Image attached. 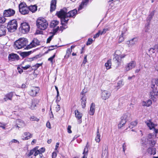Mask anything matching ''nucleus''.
Returning a JSON list of instances; mask_svg holds the SVG:
<instances>
[{
  "instance_id": "nucleus-1",
  "label": "nucleus",
  "mask_w": 158,
  "mask_h": 158,
  "mask_svg": "<svg viewBox=\"0 0 158 158\" xmlns=\"http://www.w3.org/2000/svg\"><path fill=\"white\" fill-rule=\"evenodd\" d=\"M156 135H154V134H149L147 137V139L148 143L151 147H149L147 149V152L149 154L154 155L156 154V149L153 148L156 143V141L154 140L155 138L156 137Z\"/></svg>"
},
{
  "instance_id": "nucleus-2",
  "label": "nucleus",
  "mask_w": 158,
  "mask_h": 158,
  "mask_svg": "<svg viewBox=\"0 0 158 158\" xmlns=\"http://www.w3.org/2000/svg\"><path fill=\"white\" fill-rule=\"evenodd\" d=\"M67 11V9L64 8L56 12V15L61 19V24L62 25H64V23H67L69 20L66 16Z\"/></svg>"
},
{
  "instance_id": "nucleus-3",
  "label": "nucleus",
  "mask_w": 158,
  "mask_h": 158,
  "mask_svg": "<svg viewBox=\"0 0 158 158\" xmlns=\"http://www.w3.org/2000/svg\"><path fill=\"white\" fill-rule=\"evenodd\" d=\"M28 43L27 40L25 38L19 39L15 43L14 47L15 49H18L24 48Z\"/></svg>"
},
{
  "instance_id": "nucleus-4",
  "label": "nucleus",
  "mask_w": 158,
  "mask_h": 158,
  "mask_svg": "<svg viewBox=\"0 0 158 158\" xmlns=\"http://www.w3.org/2000/svg\"><path fill=\"white\" fill-rule=\"evenodd\" d=\"M36 25L38 28L44 30L48 26V23L44 18H39L36 21Z\"/></svg>"
},
{
  "instance_id": "nucleus-5",
  "label": "nucleus",
  "mask_w": 158,
  "mask_h": 158,
  "mask_svg": "<svg viewBox=\"0 0 158 158\" xmlns=\"http://www.w3.org/2000/svg\"><path fill=\"white\" fill-rule=\"evenodd\" d=\"M17 22L15 19L9 21L8 23L7 27L8 31L10 32L15 31L17 29Z\"/></svg>"
},
{
  "instance_id": "nucleus-6",
  "label": "nucleus",
  "mask_w": 158,
  "mask_h": 158,
  "mask_svg": "<svg viewBox=\"0 0 158 158\" xmlns=\"http://www.w3.org/2000/svg\"><path fill=\"white\" fill-rule=\"evenodd\" d=\"M30 30V26L29 24L26 22L21 23L19 28V31L22 34L28 33Z\"/></svg>"
},
{
  "instance_id": "nucleus-7",
  "label": "nucleus",
  "mask_w": 158,
  "mask_h": 158,
  "mask_svg": "<svg viewBox=\"0 0 158 158\" xmlns=\"http://www.w3.org/2000/svg\"><path fill=\"white\" fill-rule=\"evenodd\" d=\"M19 12L23 15H26L29 12V9L25 3H22L19 6Z\"/></svg>"
},
{
  "instance_id": "nucleus-8",
  "label": "nucleus",
  "mask_w": 158,
  "mask_h": 158,
  "mask_svg": "<svg viewBox=\"0 0 158 158\" xmlns=\"http://www.w3.org/2000/svg\"><path fill=\"white\" fill-rule=\"evenodd\" d=\"M40 90L39 87H33L28 92L29 94L31 96L35 97L37 96Z\"/></svg>"
},
{
  "instance_id": "nucleus-9",
  "label": "nucleus",
  "mask_w": 158,
  "mask_h": 158,
  "mask_svg": "<svg viewBox=\"0 0 158 158\" xmlns=\"http://www.w3.org/2000/svg\"><path fill=\"white\" fill-rule=\"evenodd\" d=\"M40 44V41L37 39L34 38L32 42L30 43V44L29 45H27L25 49H28L33 47L39 45Z\"/></svg>"
},
{
  "instance_id": "nucleus-10",
  "label": "nucleus",
  "mask_w": 158,
  "mask_h": 158,
  "mask_svg": "<svg viewBox=\"0 0 158 158\" xmlns=\"http://www.w3.org/2000/svg\"><path fill=\"white\" fill-rule=\"evenodd\" d=\"M136 65V62L134 61H131L127 64L125 67V71L128 72L133 68H134Z\"/></svg>"
},
{
  "instance_id": "nucleus-11",
  "label": "nucleus",
  "mask_w": 158,
  "mask_h": 158,
  "mask_svg": "<svg viewBox=\"0 0 158 158\" xmlns=\"http://www.w3.org/2000/svg\"><path fill=\"white\" fill-rule=\"evenodd\" d=\"M15 13V11L11 9L5 10L3 12L4 15L5 17H10L13 16Z\"/></svg>"
},
{
  "instance_id": "nucleus-12",
  "label": "nucleus",
  "mask_w": 158,
  "mask_h": 158,
  "mask_svg": "<svg viewBox=\"0 0 158 158\" xmlns=\"http://www.w3.org/2000/svg\"><path fill=\"white\" fill-rule=\"evenodd\" d=\"M126 55L123 54L122 55V56H114V57L113 58V60L114 62L117 64V65H118L122 61V59L125 57Z\"/></svg>"
},
{
  "instance_id": "nucleus-13",
  "label": "nucleus",
  "mask_w": 158,
  "mask_h": 158,
  "mask_svg": "<svg viewBox=\"0 0 158 158\" xmlns=\"http://www.w3.org/2000/svg\"><path fill=\"white\" fill-rule=\"evenodd\" d=\"M33 137V134L29 132H24L22 136V139L23 140H27L30 139Z\"/></svg>"
},
{
  "instance_id": "nucleus-14",
  "label": "nucleus",
  "mask_w": 158,
  "mask_h": 158,
  "mask_svg": "<svg viewBox=\"0 0 158 158\" xmlns=\"http://www.w3.org/2000/svg\"><path fill=\"white\" fill-rule=\"evenodd\" d=\"M158 95L157 94L156 90L155 89H153L150 93V97L151 99L153 101H156Z\"/></svg>"
},
{
  "instance_id": "nucleus-15",
  "label": "nucleus",
  "mask_w": 158,
  "mask_h": 158,
  "mask_svg": "<svg viewBox=\"0 0 158 158\" xmlns=\"http://www.w3.org/2000/svg\"><path fill=\"white\" fill-rule=\"evenodd\" d=\"M81 94L82 95V96L81 100V105L82 108H84L85 107L87 98L85 95L84 94L83 92L81 93Z\"/></svg>"
},
{
  "instance_id": "nucleus-16",
  "label": "nucleus",
  "mask_w": 158,
  "mask_h": 158,
  "mask_svg": "<svg viewBox=\"0 0 158 158\" xmlns=\"http://www.w3.org/2000/svg\"><path fill=\"white\" fill-rule=\"evenodd\" d=\"M110 96V93L106 90H104L102 92L101 97L102 98L106 100L108 99Z\"/></svg>"
},
{
  "instance_id": "nucleus-17",
  "label": "nucleus",
  "mask_w": 158,
  "mask_h": 158,
  "mask_svg": "<svg viewBox=\"0 0 158 158\" xmlns=\"http://www.w3.org/2000/svg\"><path fill=\"white\" fill-rule=\"evenodd\" d=\"M56 1L52 0L50 3V11L52 12L55 10L56 8Z\"/></svg>"
},
{
  "instance_id": "nucleus-18",
  "label": "nucleus",
  "mask_w": 158,
  "mask_h": 158,
  "mask_svg": "<svg viewBox=\"0 0 158 158\" xmlns=\"http://www.w3.org/2000/svg\"><path fill=\"white\" fill-rule=\"evenodd\" d=\"M13 94L14 93L12 92L7 94L5 95L3 98L4 101H7L8 100H11Z\"/></svg>"
},
{
  "instance_id": "nucleus-19",
  "label": "nucleus",
  "mask_w": 158,
  "mask_h": 158,
  "mask_svg": "<svg viewBox=\"0 0 158 158\" xmlns=\"http://www.w3.org/2000/svg\"><path fill=\"white\" fill-rule=\"evenodd\" d=\"M121 120L126 121V122L131 119V114H130L127 113L124 114L121 118Z\"/></svg>"
},
{
  "instance_id": "nucleus-20",
  "label": "nucleus",
  "mask_w": 158,
  "mask_h": 158,
  "mask_svg": "<svg viewBox=\"0 0 158 158\" xmlns=\"http://www.w3.org/2000/svg\"><path fill=\"white\" fill-rule=\"evenodd\" d=\"M77 13V10L75 9L69 11L68 13H67V18H68V17H73L75 16Z\"/></svg>"
},
{
  "instance_id": "nucleus-21",
  "label": "nucleus",
  "mask_w": 158,
  "mask_h": 158,
  "mask_svg": "<svg viewBox=\"0 0 158 158\" xmlns=\"http://www.w3.org/2000/svg\"><path fill=\"white\" fill-rule=\"evenodd\" d=\"M8 59L9 60L11 61H13L16 60H17L19 59V56L16 54H11L9 55Z\"/></svg>"
},
{
  "instance_id": "nucleus-22",
  "label": "nucleus",
  "mask_w": 158,
  "mask_h": 158,
  "mask_svg": "<svg viewBox=\"0 0 158 158\" xmlns=\"http://www.w3.org/2000/svg\"><path fill=\"white\" fill-rule=\"evenodd\" d=\"M6 28L4 25L0 26V37L5 35L6 34Z\"/></svg>"
},
{
  "instance_id": "nucleus-23",
  "label": "nucleus",
  "mask_w": 158,
  "mask_h": 158,
  "mask_svg": "<svg viewBox=\"0 0 158 158\" xmlns=\"http://www.w3.org/2000/svg\"><path fill=\"white\" fill-rule=\"evenodd\" d=\"M138 39L136 38H134L129 41V46H132L135 45L137 42Z\"/></svg>"
},
{
  "instance_id": "nucleus-24",
  "label": "nucleus",
  "mask_w": 158,
  "mask_h": 158,
  "mask_svg": "<svg viewBox=\"0 0 158 158\" xmlns=\"http://www.w3.org/2000/svg\"><path fill=\"white\" fill-rule=\"evenodd\" d=\"M147 125L149 127L150 129L154 128L156 126L150 120H149L146 122Z\"/></svg>"
},
{
  "instance_id": "nucleus-25",
  "label": "nucleus",
  "mask_w": 158,
  "mask_h": 158,
  "mask_svg": "<svg viewBox=\"0 0 158 158\" xmlns=\"http://www.w3.org/2000/svg\"><path fill=\"white\" fill-rule=\"evenodd\" d=\"M89 147L88 145V143L87 142V144L85 146V147L84 149V151L83 152V154L84 155L83 156V158H86L87 157V154L88 152V148Z\"/></svg>"
},
{
  "instance_id": "nucleus-26",
  "label": "nucleus",
  "mask_w": 158,
  "mask_h": 158,
  "mask_svg": "<svg viewBox=\"0 0 158 158\" xmlns=\"http://www.w3.org/2000/svg\"><path fill=\"white\" fill-rule=\"evenodd\" d=\"M152 103V102L151 100H148L146 102L145 101H143L142 102V105L143 106H146L147 107L150 106Z\"/></svg>"
},
{
  "instance_id": "nucleus-27",
  "label": "nucleus",
  "mask_w": 158,
  "mask_h": 158,
  "mask_svg": "<svg viewBox=\"0 0 158 158\" xmlns=\"http://www.w3.org/2000/svg\"><path fill=\"white\" fill-rule=\"evenodd\" d=\"M101 135L99 132V129H97L96 136L95 138V140L96 142L99 143L101 140L100 139Z\"/></svg>"
},
{
  "instance_id": "nucleus-28",
  "label": "nucleus",
  "mask_w": 158,
  "mask_h": 158,
  "mask_svg": "<svg viewBox=\"0 0 158 158\" xmlns=\"http://www.w3.org/2000/svg\"><path fill=\"white\" fill-rule=\"evenodd\" d=\"M111 60H108L105 64V66L107 69H110L111 68Z\"/></svg>"
},
{
  "instance_id": "nucleus-29",
  "label": "nucleus",
  "mask_w": 158,
  "mask_h": 158,
  "mask_svg": "<svg viewBox=\"0 0 158 158\" xmlns=\"http://www.w3.org/2000/svg\"><path fill=\"white\" fill-rule=\"evenodd\" d=\"M29 11L30 10L32 12H35L37 10V6L35 5H31L28 7Z\"/></svg>"
},
{
  "instance_id": "nucleus-30",
  "label": "nucleus",
  "mask_w": 158,
  "mask_h": 158,
  "mask_svg": "<svg viewBox=\"0 0 158 158\" xmlns=\"http://www.w3.org/2000/svg\"><path fill=\"white\" fill-rule=\"evenodd\" d=\"M75 115L76 117L78 119L81 118L82 116V114L79 112L77 110H76L75 111Z\"/></svg>"
},
{
  "instance_id": "nucleus-31",
  "label": "nucleus",
  "mask_w": 158,
  "mask_h": 158,
  "mask_svg": "<svg viewBox=\"0 0 158 158\" xmlns=\"http://www.w3.org/2000/svg\"><path fill=\"white\" fill-rule=\"evenodd\" d=\"M59 23V21L54 20L52 21L50 24V26L52 28H54Z\"/></svg>"
},
{
  "instance_id": "nucleus-32",
  "label": "nucleus",
  "mask_w": 158,
  "mask_h": 158,
  "mask_svg": "<svg viewBox=\"0 0 158 158\" xmlns=\"http://www.w3.org/2000/svg\"><path fill=\"white\" fill-rule=\"evenodd\" d=\"M72 52V49H70V48H68L66 51V55L64 56L65 58L68 59L71 54V52Z\"/></svg>"
},
{
  "instance_id": "nucleus-33",
  "label": "nucleus",
  "mask_w": 158,
  "mask_h": 158,
  "mask_svg": "<svg viewBox=\"0 0 158 158\" xmlns=\"http://www.w3.org/2000/svg\"><path fill=\"white\" fill-rule=\"evenodd\" d=\"M88 1L85 0V1H83L82 2L80 5L79 6V7L78 9V10H80L85 5H86L87 3H88Z\"/></svg>"
},
{
  "instance_id": "nucleus-34",
  "label": "nucleus",
  "mask_w": 158,
  "mask_h": 158,
  "mask_svg": "<svg viewBox=\"0 0 158 158\" xmlns=\"http://www.w3.org/2000/svg\"><path fill=\"white\" fill-rule=\"evenodd\" d=\"M31 53V51H29L28 52H23L21 53V55L23 57H25L29 56L30 54Z\"/></svg>"
},
{
  "instance_id": "nucleus-35",
  "label": "nucleus",
  "mask_w": 158,
  "mask_h": 158,
  "mask_svg": "<svg viewBox=\"0 0 158 158\" xmlns=\"http://www.w3.org/2000/svg\"><path fill=\"white\" fill-rule=\"evenodd\" d=\"M137 124V122L136 121L131 122V123L130 125L129 126V127L131 128H132L136 126Z\"/></svg>"
},
{
  "instance_id": "nucleus-36",
  "label": "nucleus",
  "mask_w": 158,
  "mask_h": 158,
  "mask_svg": "<svg viewBox=\"0 0 158 158\" xmlns=\"http://www.w3.org/2000/svg\"><path fill=\"white\" fill-rule=\"evenodd\" d=\"M126 123V121L124 120H121L120 121L119 123L118 124V128H121Z\"/></svg>"
},
{
  "instance_id": "nucleus-37",
  "label": "nucleus",
  "mask_w": 158,
  "mask_h": 158,
  "mask_svg": "<svg viewBox=\"0 0 158 158\" xmlns=\"http://www.w3.org/2000/svg\"><path fill=\"white\" fill-rule=\"evenodd\" d=\"M34 148H35V151L34 152V156H36L38 155H40V153L38 149V147H35Z\"/></svg>"
},
{
  "instance_id": "nucleus-38",
  "label": "nucleus",
  "mask_w": 158,
  "mask_h": 158,
  "mask_svg": "<svg viewBox=\"0 0 158 158\" xmlns=\"http://www.w3.org/2000/svg\"><path fill=\"white\" fill-rule=\"evenodd\" d=\"M16 122L17 124L19 126H23L24 125V123L23 121L21 119H17L16 120Z\"/></svg>"
},
{
  "instance_id": "nucleus-39",
  "label": "nucleus",
  "mask_w": 158,
  "mask_h": 158,
  "mask_svg": "<svg viewBox=\"0 0 158 158\" xmlns=\"http://www.w3.org/2000/svg\"><path fill=\"white\" fill-rule=\"evenodd\" d=\"M104 148H105V150L104 151H102V156H104L106 155H107V147L106 145H105L104 146Z\"/></svg>"
},
{
  "instance_id": "nucleus-40",
  "label": "nucleus",
  "mask_w": 158,
  "mask_h": 158,
  "mask_svg": "<svg viewBox=\"0 0 158 158\" xmlns=\"http://www.w3.org/2000/svg\"><path fill=\"white\" fill-rule=\"evenodd\" d=\"M124 34V33L122 32L121 35H120L119 40V42H121L124 40V38H123V35Z\"/></svg>"
},
{
  "instance_id": "nucleus-41",
  "label": "nucleus",
  "mask_w": 158,
  "mask_h": 158,
  "mask_svg": "<svg viewBox=\"0 0 158 158\" xmlns=\"http://www.w3.org/2000/svg\"><path fill=\"white\" fill-rule=\"evenodd\" d=\"M121 52V51L118 50L116 51L115 53L114 56H122Z\"/></svg>"
},
{
  "instance_id": "nucleus-42",
  "label": "nucleus",
  "mask_w": 158,
  "mask_h": 158,
  "mask_svg": "<svg viewBox=\"0 0 158 158\" xmlns=\"http://www.w3.org/2000/svg\"><path fill=\"white\" fill-rule=\"evenodd\" d=\"M35 148H33L27 154V156L28 157L31 156V155L34 154V152L35 151Z\"/></svg>"
},
{
  "instance_id": "nucleus-43",
  "label": "nucleus",
  "mask_w": 158,
  "mask_h": 158,
  "mask_svg": "<svg viewBox=\"0 0 158 158\" xmlns=\"http://www.w3.org/2000/svg\"><path fill=\"white\" fill-rule=\"evenodd\" d=\"M124 85L122 81H120L118 83V89Z\"/></svg>"
},
{
  "instance_id": "nucleus-44",
  "label": "nucleus",
  "mask_w": 158,
  "mask_h": 158,
  "mask_svg": "<svg viewBox=\"0 0 158 158\" xmlns=\"http://www.w3.org/2000/svg\"><path fill=\"white\" fill-rule=\"evenodd\" d=\"M156 51V47L154 48H151L149 50V52L151 54L154 53Z\"/></svg>"
},
{
  "instance_id": "nucleus-45",
  "label": "nucleus",
  "mask_w": 158,
  "mask_h": 158,
  "mask_svg": "<svg viewBox=\"0 0 158 158\" xmlns=\"http://www.w3.org/2000/svg\"><path fill=\"white\" fill-rule=\"evenodd\" d=\"M6 20V19L4 17H0V23H4Z\"/></svg>"
},
{
  "instance_id": "nucleus-46",
  "label": "nucleus",
  "mask_w": 158,
  "mask_h": 158,
  "mask_svg": "<svg viewBox=\"0 0 158 158\" xmlns=\"http://www.w3.org/2000/svg\"><path fill=\"white\" fill-rule=\"evenodd\" d=\"M13 143H19V142L16 139H13L11 140L9 143V144H11Z\"/></svg>"
},
{
  "instance_id": "nucleus-47",
  "label": "nucleus",
  "mask_w": 158,
  "mask_h": 158,
  "mask_svg": "<svg viewBox=\"0 0 158 158\" xmlns=\"http://www.w3.org/2000/svg\"><path fill=\"white\" fill-rule=\"evenodd\" d=\"M93 40L91 38H89L88 39V41L86 43L87 45H89L91 44L93 42Z\"/></svg>"
},
{
  "instance_id": "nucleus-48",
  "label": "nucleus",
  "mask_w": 158,
  "mask_h": 158,
  "mask_svg": "<svg viewBox=\"0 0 158 158\" xmlns=\"http://www.w3.org/2000/svg\"><path fill=\"white\" fill-rule=\"evenodd\" d=\"M109 29L108 28H104L103 29V31H100V32L101 33V34H105L106 32L108 31H109Z\"/></svg>"
},
{
  "instance_id": "nucleus-49",
  "label": "nucleus",
  "mask_w": 158,
  "mask_h": 158,
  "mask_svg": "<svg viewBox=\"0 0 158 158\" xmlns=\"http://www.w3.org/2000/svg\"><path fill=\"white\" fill-rule=\"evenodd\" d=\"M55 47L56 48L57 47V45H52L49 47V48H48V51H49L50 50H52L55 49L54 48Z\"/></svg>"
},
{
  "instance_id": "nucleus-50",
  "label": "nucleus",
  "mask_w": 158,
  "mask_h": 158,
  "mask_svg": "<svg viewBox=\"0 0 158 158\" xmlns=\"http://www.w3.org/2000/svg\"><path fill=\"white\" fill-rule=\"evenodd\" d=\"M55 54H54L51 57L48 59V60L51 61V62L52 63L53 60L55 57Z\"/></svg>"
},
{
  "instance_id": "nucleus-51",
  "label": "nucleus",
  "mask_w": 158,
  "mask_h": 158,
  "mask_svg": "<svg viewBox=\"0 0 158 158\" xmlns=\"http://www.w3.org/2000/svg\"><path fill=\"white\" fill-rule=\"evenodd\" d=\"M101 33L100 32V31H99L94 36V38H96L98 37L100 35H101Z\"/></svg>"
},
{
  "instance_id": "nucleus-52",
  "label": "nucleus",
  "mask_w": 158,
  "mask_h": 158,
  "mask_svg": "<svg viewBox=\"0 0 158 158\" xmlns=\"http://www.w3.org/2000/svg\"><path fill=\"white\" fill-rule=\"evenodd\" d=\"M89 113L90 115H93L94 113V109H90Z\"/></svg>"
},
{
  "instance_id": "nucleus-53",
  "label": "nucleus",
  "mask_w": 158,
  "mask_h": 158,
  "mask_svg": "<svg viewBox=\"0 0 158 158\" xmlns=\"http://www.w3.org/2000/svg\"><path fill=\"white\" fill-rule=\"evenodd\" d=\"M31 65L29 64H27L25 66H23L22 67L24 70H26L31 67Z\"/></svg>"
},
{
  "instance_id": "nucleus-54",
  "label": "nucleus",
  "mask_w": 158,
  "mask_h": 158,
  "mask_svg": "<svg viewBox=\"0 0 158 158\" xmlns=\"http://www.w3.org/2000/svg\"><path fill=\"white\" fill-rule=\"evenodd\" d=\"M40 153L42 154L45 151V149L44 148H42L39 149H38Z\"/></svg>"
},
{
  "instance_id": "nucleus-55",
  "label": "nucleus",
  "mask_w": 158,
  "mask_h": 158,
  "mask_svg": "<svg viewBox=\"0 0 158 158\" xmlns=\"http://www.w3.org/2000/svg\"><path fill=\"white\" fill-rule=\"evenodd\" d=\"M71 126L69 125L68 126L67 128L68 132L69 133H71L72 132V131L71 130Z\"/></svg>"
},
{
  "instance_id": "nucleus-56",
  "label": "nucleus",
  "mask_w": 158,
  "mask_h": 158,
  "mask_svg": "<svg viewBox=\"0 0 158 158\" xmlns=\"http://www.w3.org/2000/svg\"><path fill=\"white\" fill-rule=\"evenodd\" d=\"M126 145L125 143H124L122 145V148L123 149V151L124 152L125 151L126 149Z\"/></svg>"
},
{
  "instance_id": "nucleus-57",
  "label": "nucleus",
  "mask_w": 158,
  "mask_h": 158,
  "mask_svg": "<svg viewBox=\"0 0 158 158\" xmlns=\"http://www.w3.org/2000/svg\"><path fill=\"white\" fill-rule=\"evenodd\" d=\"M87 55H85L84 60L83 61V64H85L86 63V62H87Z\"/></svg>"
},
{
  "instance_id": "nucleus-58",
  "label": "nucleus",
  "mask_w": 158,
  "mask_h": 158,
  "mask_svg": "<svg viewBox=\"0 0 158 158\" xmlns=\"http://www.w3.org/2000/svg\"><path fill=\"white\" fill-rule=\"evenodd\" d=\"M41 64H37L35 66H34V67H35V68H34V70H36L40 66H41Z\"/></svg>"
},
{
  "instance_id": "nucleus-59",
  "label": "nucleus",
  "mask_w": 158,
  "mask_h": 158,
  "mask_svg": "<svg viewBox=\"0 0 158 158\" xmlns=\"http://www.w3.org/2000/svg\"><path fill=\"white\" fill-rule=\"evenodd\" d=\"M55 87L57 92V98H58L59 95V91H58V88L56 86H55Z\"/></svg>"
},
{
  "instance_id": "nucleus-60",
  "label": "nucleus",
  "mask_w": 158,
  "mask_h": 158,
  "mask_svg": "<svg viewBox=\"0 0 158 158\" xmlns=\"http://www.w3.org/2000/svg\"><path fill=\"white\" fill-rule=\"evenodd\" d=\"M152 18L153 17L152 16L149 15L147 18V21H150L152 19Z\"/></svg>"
},
{
  "instance_id": "nucleus-61",
  "label": "nucleus",
  "mask_w": 158,
  "mask_h": 158,
  "mask_svg": "<svg viewBox=\"0 0 158 158\" xmlns=\"http://www.w3.org/2000/svg\"><path fill=\"white\" fill-rule=\"evenodd\" d=\"M30 120H31L32 121H35V120H36V121H39V119H37L36 118H35L34 117V116H33V117H31V118H30Z\"/></svg>"
},
{
  "instance_id": "nucleus-62",
  "label": "nucleus",
  "mask_w": 158,
  "mask_h": 158,
  "mask_svg": "<svg viewBox=\"0 0 158 158\" xmlns=\"http://www.w3.org/2000/svg\"><path fill=\"white\" fill-rule=\"evenodd\" d=\"M46 127L49 128V129H51V125H50V123L48 122L47 123H46Z\"/></svg>"
},
{
  "instance_id": "nucleus-63",
  "label": "nucleus",
  "mask_w": 158,
  "mask_h": 158,
  "mask_svg": "<svg viewBox=\"0 0 158 158\" xmlns=\"http://www.w3.org/2000/svg\"><path fill=\"white\" fill-rule=\"evenodd\" d=\"M52 37V36H50L47 39V43H49L50 41L51 40Z\"/></svg>"
},
{
  "instance_id": "nucleus-64",
  "label": "nucleus",
  "mask_w": 158,
  "mask_h": 158,
  "mask_svg": "<svg viewBox=\"0 0 158 158\" xmlns=\"http://www.w3.org/2000/svg\"><path fill=\"white\" fill-rule=\"evenodd\" d=\"M95 107V105L94 103H92L91 105L90 109H94Z\"/></svg>"
}]
</instances>
